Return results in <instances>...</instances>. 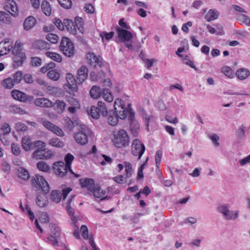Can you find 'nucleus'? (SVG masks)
Segmentation results:
<instances>
[{"label": "nucleus", "instance_id": "nucleus-1", "mask_svg": "<svg viewBox=\"0 0 250 250\" xmlns=\"http://www.w3.org/2000/svg\"><path fill=\"white\" fill-rule=\"evenodd\" d=\"M12 48V53L14 56L13 58L14 65L17 66H20L23 63L26 58L25 53L22 52V44L21 41L18 40Z\"/></svg>", "mask_w": 250, "mask_h": 250}, {"label": "nucleus", "instance_id": "nucleus-2", "mask_svg": "<svg viewBox=\"0 0 250 250\" xmlns=\"http://www.w3.org/2000/svg\"><path fill=\"white\" fill-rule=\"evenodd\" d=\"M113 142L117 147L119 148L128 146L129 137L127 132L124 129L120 130L116 134L114 135Z\"/></svg>", "mask_w": 250, "mask_h": 250}, {"label": "nucleus", "instance_id": "nucleus-3", "mask_svg": "<svg viewBox=\"0 0 250 250\" xmlns=\"http://www.w3.org/2000/svg\"><path fill=\"white\" fill-rule=\"evenodd\" d=\"M32 186L37 190H42L44 193L46 194L49 191V186L48 183L43 176L36 174L31 180Z\"/></svg>", "mask_w": 250, "mask_h": 250}, {"label": "nucleus", "instance_id": "nucleus-4", "mask_svg": "<svg viewBox=\"0 0 250 250\" xmlns=\"http://www.w3.org/2000/svg\"><path fill=\"white\" fill-rule=\"evenodd\" d=\"M60 48L66 56L71 57L74 55L73 44L67 38H62L60 45Z\"/></svg>", "mask_w": 250, "mask_h": 250}, {"label": "nucleus", "instance_id": "nucleus-5", "mask_svg": "<svg viewBox=\"0 0 250 250\" xmlns=\"http://www.w3.org/2000/svg\"><path fill=\"white\" fill-rule=\"evenodd\" d=\"M146 147L144 144L138 139H134L131 145V153L134 156H138L139 160L145 152Z\"/></svg>", "mask_w": 250, "mask_h": 250}, {"label": "nucleus", "instance_id": "nucleus-6", "mask_svg": "<svg viewBox=\"0 0 250 250\" xmlns=\"http://www.w3.org/2000/svg\"><path fill=\"white\" fill-rule=\"evenodd\" d=\"M228 205H220L218 207V211L223 214L224 218L227 220H235L238 217L239 211H230Z\"/></svg>", "mask_w": 250, "mask_h": 250}, {"label": "nucleus", "instance_id": "nucleus-7", "mask_svg": "<svg viewBox=\"0 0 250 250\" xmlns=\"http://www.w3.org/2000/svg\"><path fill=\"white\" fill-rule=\"evenodd\" d=\"M114 110L121 119H125L128 113V110L125 108L124 102L121 99H117L114 102Z\"/></svg>", "mask_w": 250, "mask_h": 250}, {"label": "nucleus", "instance_id": "nucleus-8", "mask_svg": "<svg viewBox=\"0 0 250 250\" xmlns=\"http://www.w3.org/2000/svg\"><path fill=\"white\" fill-rule=\"evenodd\" d=\"M72 190V188H65L62 189V191L57 190H54L51 193V199L55 203H59L62 199V196L63 199H65L67 195Z\"/></svg>", "mask_w": 250, "mask_h": 250}, {"label": "nucleus", "instance_id": "nucleus-9", "mask_svg": "<svg viewBox=\"0 0 250 250\" xmlns=\"http://www.w3.org/2000/svg\"><path fill=\"white\" fill-rule=\"evenodd\" d=\"M118 37L122 42H132L133 35L131 32L119 27H116Z\"/></svg>", "mask_w": 250, "mask_h": 250}, {"label": "nucleus", "instance_id": "nucleus-10", "mask_svg": "<svg viewBox=\"0 0 250 250\" xmlns=\"http://www.w3.org/2000/svg\"><path fill=\"white\" fill-rule=\"evenodd\" d=\"M67 169V166L62 161L57 162L53 164L54 172L60 177H63L66 175Z\"/></svg>", "mask_w": 250, "mask_h": 250}, {"label": "nucleus", "instance_id": "nucleus-11", "mask_svg": "<svg viewBox=\"0 0 250 250\" xmlns=\"http://www.w3.org/2000/svg\"><path fill=\"white\" fill-rule=\"evenodd\" d=\"M53 156L52 152L46 148L37 149L32 154L34 158L38 159H48L51 158Z\"/></svg>", "mask_w": 250, "mask_h": 250}, {"label": "nucleus", "instance_id": "nucleus-12", "mask_svg": "<svg viewBox=\"0 0 250 250\" xmlns=\"http://www.w3.org/2000/svg\"><path fill=\"white\" fill-rule=\"evenodd\" d=\"M66 80L67 83V85L69 89V94L75 95L74 92H77L78 89L77 79L76 80L71 74H67L66 76Z\"/></svg>", "mask_w": 250, "mask_h": 250}, {"label": "nucleus", "instance_id": "nucleus-13", "mask_svg": "<svg viewBox=\"0 0 250 250\" xmlns=\"http://www.w3.org/2000/svg\"><path fill=\"white\" fill-rule=\"evenodd\" d=\"M13 98L22 102L31 101L33 99V96H28L25 93L18 90H13L11 92Z\"/></svg>", "mask_w": 250, "mask_h": 250}, {"label": "nucleus", "instance_id": "nucleus-14", "mask_svg": "<svg viewBox=\"0 0 250 250\" xmlns=\"http://www.w3.org/2000/svg\"><path fill=\"white\" fill-rule=\"evenodd\" d=\"M4 9L12 16L16 17L18 15L19 10L16 2L13 0H9L4 6Z\"/></svg>", "mask_w": 250, "mask_h": 250}, {"label": "nucleus", "instance_id": "nucleus-15", "mask_svg": "<svg viewBox=\"0 0 250 250\" xmlns=\"http://www.w3.org/2000/svg\"><path fill=\"white\" fill-rule=\"evenodd\" d=\"M87 59L89 64L94 67H101L103 65L102 58L100 56L97 57L93 53H88Z\"/></svg>", "mask_w": 250, "mask_h": 250}, {"label": "nucleus", "instance_id": "nucleus-16", "mask_svg": "<svg viewBox=\"0 0 250 250\" xmlns=\"http://www.w3.org/2000/svg\"><path fill=\"white\" fill-rule=\"evenodd\" d=\"M49 227L54 228L55 229V232H54V236L52 234H50L47 237V239L49 241V243L53 245H58V239L60 236V229L56 227L55 224L52 223H50L49 224Z\"/></svg>", "mask_w": 250, "mask_h": 250}, {"label": "nucleus", "instance_id": "nucleus-17", "mask_svg": "<svg viewBox=\"0 0 250 250\" xmlns=\"http://www.w3.org/2000/svg\"><path fill=\"white\" fill-rule=\"evenodd\" d=\"M88 70L85 66H81L77 70L78 84L82 83L87 78Z\"/></svg>", "mask_w": 250, "mask_h": 250}, {"label": "nucleus", "instance_id": "nucleus-18", "mask_svg": "<svg viewBox=\"0 0 250 250\" xmlns=\"http://www.w3.org/2000/svg\"><path fill=\"white\" fill-rule=\"evenodd\" d=\"M34 104L41 107L49 108L52 106L53 104L51 101L47 98H39L34 101Z\"/></svg>", "mask_w": 250, "mask_h": 250}, {"label": "nucleus", "instance_id": "nucleus-19", "mask_svg": "<svg viewBox=\"0 0 250 250\" xmlns=\"http://www.w3.org/2000/svg\"><path fill=\"white\" fill-rule=\"evenodd\" d=\"M79 182L82 188H85L89 191L96 186L94 180L91 178L80 179Z\"/></svg>", "mask_w": 250, "mask_h": 250}, {"label": "nucleus", "instance_id": "nucleus-20", "mask_svg": "<svg viewBox=\"0 0 250 250\" xmlns=\"http://www.w3.org/2000/svg\"><path fill=\"white\" fill-rule=\"evenodd\" d=\"M74 138L75 141L81 145H85L88 142L87 136L86 134L83 131H79L75 133Z\"/></svg>", "mask_w": 250, "mask_h": 250}, {"label": "nucleus", "instance_id": "nucleus-21", "mask_svg": "<svg viewBox=\"0 0 250 250\" xmlns=\"http://www.w3.org/2000/svg\"><path fill=\"white\" fill-rule=\"evenodd\" d=\"M64 26L67 30L71 34L76 35L77 33V29L75 28L74 22L69 19L64 20Z\"/></svg>", "mask_w": 250, "mask_h": 250}, {"label": "nucleus", "instance_id": "nucleus-22", "mask_svg": "<svg viewBox=\"0 0 250 250\" xmlns=\"http://www.w3.org/2000/svg\"><path fill=\"white\" fill-rule=\"evenodd\" d=\"M21 145L23 149L26 151L32 149V142L28 136H25L22 138Z\"/></svg>", "mask_w": 250, "mask_h": 250}, {"label": "nucleus", "instance_id": "nucleus-23", "mask_svg": "<svg viewBox=\"0 0 250 250\" xmlns=\"http://www.w3.org/2000/svg\"><path fill=\"white\" fill-rule=\"evenodd\" d=\"M36 23L35 18L32 16H29L26 18L23 23L24 28L25 30H29L35 26Z\"/></svg>", "mask_w": 250, "mask_h": 250}, {"label": "nucleus", "instance_id": "nucleus-24", "mask_svg": "<svg viewBox=\"0 0 250 250\" xmlns=\"http://www.w3.org/2000/svg\"><path fill=\"white\" fill-rule=\"evenodd\" d=\"M250 74L249 70L245 68H242L238 69L236 73V76L237 78L241 80H243L246 79L249 76Z\"/></svg>", "mask_w": 250, "mask_h": 250}, {"label": "nucleus", "instance_id": "nucleus-25", "mask_svg": "<svg viewBox=\"0 0 250 250\" xmlns=\"http://www.w3.org/2000/svg\"><path fill=\"white\" fill-rule=\"evenodd\" d=\"M18 177L24 180L27 181L30 178V174L27 170L24 168L20 167L17 169Z\"/></svg>", "mask_w": 250, "mask_h": 250}, {"label": "nucleus", "instance_id": "nucleus-26", "mask_svg": "<svg viewBox=\"0 0 250 250\" xmlns=\"http://www.w3.org/2000/svg\"><path fill=\"white\" fill-rule=\"evenodd\" d=\"M1 130L3 131V135H0V139L1 141L2 142V143L4 145H7L9 144L8 141H6L5 143H4L2 141V139H5V135L8 134L11 132V127H10V125L7 123L4 124L1 127Z\"/></svg>", "mask_w": 250, "mask_h": 250}, {"label": "nucleus", "instance_id": "nucleus-27", "mask_svg": "<svg viewBox=\"0 0 250 250\" xmlns=\"http://www.w3.org/2000/svg\"><path fill=\"white\" fill-rule=\"evenodd\" d=\"M35 47L40 50L49 49L50 47V44L43 40H38L34 43Z\"/></svg>", "mask_w": 250, "mask_h": 250}, {"label": "nucleus", "instance_id": "nucleus-28", "mask_svg": "<svg viewBox=\"0 0 250 250\" xmlns=\"http://www.w3.org/2000/svg\"><path fill=\"white\" fill-rule=\"evenodd\" d=\"M119 117L115 112H109V117L108 118V122L109 125L114 126L116 125L118 122Z\"/></svg>", "mask_w": 250, "mask_h": 250}, {"label": "nucleus", "instance_id": "nucleus-29", "mask_svg": "<svg viewBox=\"0 0 250 250\" xmlns=\"http://www.w3.org/2000/svg\"><path fill=\"white\" fill-rule=\"evenodd\" d=\"M41 9L43 13L47 16L51 13V8L50 3L47 0H43L41 4Z\"/></svg>", "mask_w": 250, "mask_h": 250}, {"label": "nucleus", "instance_id": "nucleus-30", "mask_svg": "<svg viewBox=\"0 0 250 250\" xmlns=\"http://www.w3.org/2000/svg\"><path fill=\"white\" fill-rule=\"evenodd\" d=\"M219 13L217 10L210 9L205 15V18L208 21H210L218 18Z\"/></svg>", "mask_w": 250, "mask_h": 250}, {"label": "nucleus", "instance_id": "nucleus-31", "mask_svg": "<svg viewBox=\"0 0 250 250\" xmlns=\"http://www.w3.org/2000/svg\"><path fill=\"white\" fill-rule=\"evenodd\" d=\"M101 89L99 86L94 85L92 87L90 90V94L92 98L98 99L101 95Z\"/></svg>", "mask_w": 250, "mask_h": 250}, {"label": "nucleus", "instance_id": "nucleus-32", "mask_svg": "<svg viewBox=\"0 0 250 250\" xmlns=\"http://www.w3.org/2000/svg\"><path fill=\"white\" fill-rule=\"evenodd\" d=\"M36 204L41 208H43L46 206L47 200L44 195H38L36 200Z\"/></svg>", "mask_w": 250, "mask_h": 250}, {"label": "nucleus", "instance_id": "nucleus-33", "mask_svg": "<svg viewBox=\"0 0 250 250\" xmlns=\"http://www.w3.org/2000/svg\"><path fill=\"white\" fill-rule=\"evenodd\" d=\"M97 107L100 112L103 116H106L107 115V106L105 104V103L102 101H98L97 104Z\"/></svg>", "mask_w": 250, "mask_h": 250}, {"label": "nucleus", "instance_id": "nucleus-34", "mask_svg": "<svg viewBox=\"0 0 250 250\" xmlns=\"http://www.w3.org/2000/svg\"><path fill=\"white\" fill-rule=\"evenodd\" d=\"M130 127L132 134L136 137L140 130V125L137 121H133L130 123Z\"/></svg>", "mask_w": 250, "mask_h": 250}, {"label": "nucleus", "instance_id": "nucleus-35", "mask_svg": "<svg viewBox=\"0 0 250 250\" xmlns=\"http://www.w3.org/2000/svg\"><path fill=\"white\" fill-rule=\"evenodd\" d=\"M11 21L12 19L9 14L4 11H0V22L9 24L11 22Z\"/></svg>", "mask_w": 250, "mask_h": 250}, {"label": "nucleus", "instance_id": "nucleus-36", "mask_svg": "<svg viewBox=\"0 0 250 250\" xmlns=\"http://www.w3.org/2000/svg\"><path fill=\"white\" fill-rule=\"evenodd\" d=\"M49 144L53 146L58 148L62 147L64 145V143L58 138H53L49 140Z\"/></svg>", "mask_w": 250, "mask_h": 250}, {"label": "nucleus", "instance_id": "nucleus-37", "mask_svg": "<svg viewBox=\"0 0 250 250\" xmlns=\"http://www.w3.org/2000/svg\"><path fill=\"white\" fill-rule=\"evenodd\" d=\"M47 76L52 80L56 81L60 78V73L56 69H51L47 73Z\"/></svg>", "mask_w": 250, "mask_h": 250}, {"label": "nucleus", "instance_id": "nucleus-38", "mask_svg": "<svg viewBox=\"0 0 250 250\" xmlns=\"http://www.w3.org/2000/svg\"><path fill=\"white\" fill-rule=\"evenodd\" d=\"M103 97L107 103H111L113 100V97L110 90L107 88H104L103 91Z\"/></svg>", "mask_w": 250, "mask_h": 250}, {"label": "nucleus", "instance_id": "nucleus-39", "mask_svg": "<svg viewBox=\"0 0 250 250\" xmlns=\"http://www.w3.org/2000/svg\"><path fill=\"white\" fill-rule=\"evenodd\" d=\"M74 24L77 30L78 29L81 33H83L84 29L83 27V19L80 17L75 18Z\"/></svg>", "mask_w": 250, "mask_h": 250}, {"label": "nucleus", "instance_id": "nucleus-40", "mask_svg": "<svg viewBox=\"0 0 250 250\" xmlns=\"http://www.w3.org/2000/svg\"><path fill=\"white\" fill-rule=\"evenodd\" d=\"M127 179H125L123 175H120L113 178V180L118 184H122L125 183L128 185H131L132 183V180H130L128 182Z\"/></svg>", "mask_w": 250, "mask_h": 250}, {"label": "nucleus", "instance_id": "nucleus-41", "mask_svg": "<svg viewBox=\"0 0 250 250\" xmlns=\"http://www.w3.org/2000/svg\"><path fill=\"white\" fill-rule=\"evenodd\" d=\"M125 179L130 178L133 173V170L132 169V165L129 162L125 163Z\"/></svg>", "mask_w": 250, "mask_h": 250}, {"label": "nucleus", "instance_id": "nucleus-42", "mask_svg": "<svg viewBox=\"0 0 250 250\" xmlns=\"http://www.w3.org/2000/svg\"><path fill=\"white\" fill-rule=\"evenodd\" d=\"M38 168L43 172H48L50 169V167L46 163L43 161H40L37 164Z\"/></svg>", "mask_w": 250, "mask_h": 250}, {"label": "nucleus", "instance_id": "nucleus-43", "mask_svg": "<svg viewBox=\"0 0 250 250\" xmlns=\"http://www.w3.org/2000/svg\"><path fill=\"white\" fill-rule=\"evenodd\" d=\"M46 55L47 57L58 62H61L62 60V57L59 54L54 52H47Z\"/></svg>", "mask_w": 250, "mask_h": 250}, {"label": "nucleus", "instance_id": "nucleus-44", "mask_svg": "<svg viewBox=\"0 0 250 250\" xmlns=\"http://www.w3.org/2000/svg\"><path fill=\"white\" fill-rule=\"evenodd\" d=\"M237 20L247 25H250V19L248 16L239 14L237 16Z\"/></svg>", "mask_w": 250, "mask_h": 250}, {"label": "nucleus", "instance_id": "nucleus-45", "mask_svg": "<svg viewBox=\"0 0 250 250\" xmlns=\"http://www.w3.org/2000/svg\"><path fill=\"white\" fill-rule=\"evenodd\" d=\"M58 112L59 113H62L63 112L65 109L66 104L64 102L60 100H57L55 103Z\"/></svg>", "mask_w": 250, "mask_h": 250}, {"label": "nucleus", "instance_id": "nucleus-46", "mask_svg": "<svg viewBox=\"0 0 250 250\" xmlns=\"http://www.w3.org/2000/svg\"><path fill=\"white\" fill-rule=\"evenodd\" d=\"M100 112L99 110V109L96 106H92L91 107L90 114L92 116V117L94 119H97L100 116Z\"/></svg>", "mask_w": 250, "mask_h": 250}, {"label": "nucleus", "instance_id": "nucleus-47", "mask_svg": "<svg viewBox=\"0 0 250 250\" xmlns=\"http://www.w3.org/2000/svg\"><path fill=\"white\" fill-rule=\"evenodd\" d=\"M222 72L229 78H231L234 76V71L229 67L225 66L222 68Z\"/></svg>", "mask_w": 250, "mask_h": 250}, {"label": "nucleus", "instance_id": "nucleus-48", "mask_svg": "<svg viewBox=\"0 0 250 250\" xmlns=\"http://www.w3.org/2000/svg\"><path fill=\"white\" fill-rule=\"evenodd\" d=\"M64 126L68 129L72 130L74 127V125L73 122L69 117H66L64 119Z\"/></svg>", "mask_w": 250, "mask_h": 250}, {"label": "nucleus", "instance_id": "nucleus-49", "mask_svg": "<svg viewBox=\"0 0 250 250\" xmlns=\"http://www.w3.org/2000/svg\"><path fill=\"white\" fill-rule=\"evenodd\" d=\"M245 128L246 126L244 125H242L236 131V134L238 138H241L245 137Z\"/></svg>", "mask_w": 250, "mask_h": 250}, {"label": "nucleus", "instance_id": "nucleus-50", "mask_svg": "<svg viewBox=\"0 0 250 250\" xmlns=\"http://www.w3.org/2000/svg\"><path fill=\"white\" fill-rule=\"evenodd\" d=\"M60 5L65 9H69L71 7L72 3L71 0H58Z\"/></svg>", "mask_w": 250, "mask_h": 250}, {"label": "nucleus", "instance_id": "nucleus-51", "mask_svg": "<svg viewBox=\"0 0 250 250\" xmlns=\"http://www.w3.org/2000/svg\"><path fill=\"white\" fill-rule=\"evenodd\" d=\"M46 39L52 43H56L59 40L58 36L53 33H50L46 36Z\"/></svg>", "mask_w": 250, "mask_h": 250}, {"label": "nucleus", "instance_id": "nucleus-52", "mask_svg": "<svg viewBox=\"0 0 250 250\" xmlns=\"http://www.w3.org/2000/svg\"><path fill=\"white\" fill-rule=\"evenodd\" d=\"M15 129L18 132H25L27 130L28 127L25 124L19 122L16 124Z\"/></svg>", "mask_w": 250, "mask_h": 250}, {"label": "nucleus", "instance_id": "nucleus-53", "mask_svg": "<svg viewBox=\"0 0 250 250\" xmlns=\"http://www.w3.org/2000/svg\"><path fill=\"white\" fill-rule=\"evenodd\" d=\"M74 158V156L70 153H68L65 156L64 160L66 163L65 165L67 166L68 169L71 168V165Z\"/></svg>", "mask_w": 250, "mask_h": 250}, {"label": "nucleus", "instance_id": "nucleus-54", "mask_svg": "<svg viewBox=\"0 0 250 250\" xmlns=\"http://www.w3.org/2000/svg\"><path fill=\"white\" fill-rule=\"evenodd\" d=\"M100 190V187L98 185H96L95 188H94L93 189L90 191V192L93 193V195L95 197L102 198V195H101Z\"/></svg>", "mask_w": 250, "mask_h": 250}, {"label": "nucleus", "instance_id": "nucleus-55", "mask_svg": "<svg viewBox=\"0 0 250 250\" xmlns=\"http://www.w3.org/2000/svg\"><path fill=\"white\" fill-rule=\"evenodd\" d=\"M15 84L13 79L11 78H8L4 81V85L7 88H12Z\"/></svg>", "mask_w": 250, "mask_h": 250}, {"label": "nucleus", "instance_id": "nucleus-56", "mask_svg": "<svg viewBox=\"0 0 250 250\" xmlns=\"http://www.w3.org/2000/svg\"><path fill=\"white\" fill-rule=\"evenodd\" d=\"M9 111L12 113H21L22 111L21 108L17 105H11L9 107Z\"/></svg>", "mask_w": 250, "mask_h": 250}, {"label": "nucleus", "instance_id": "nucleus-57", "mask_svg": "<svg viewBox=\"0 0 250 250\" xmlns=\"http://www.w3.org/2000/svg\"><path fill=\"white\" fill-rule=\"evenodd\" d=\"M114 32L113 31H111L109 33H107L106 32H103L100 34V36L102 38L103 41H104V38L107 40H109L114 36Z\"/></svg>", "mask_w": 250, "mask_h": 250}, {"label": "nucleus", "instance_id": "nucleus-58", "mask_svg": "<svg viewBox=\"0 0 250 250\" xmlns=\"http://www.w3.org/2000/svg\"><path fill=\"white\" fill-rule=\"evenodd\" d=\"M45 146L44 142L41 141H36L32 142V149L38 148L37 149H42Z\"/></svg>", "mask_w": 250, "mask_h": 250}, {"label": "nucleus", "instance_id": "nucleus-59", "mask_svg": "<svg viewBox=\"0 0 250 250\" xmlns=\"http://www.w3.org/2000/svg\"><path fill=\"white\" fill-rule=\"evenodd\" d=\"M11 150L12 153L16 156H18L21 153V148L20 146L18 145H16L15 144H12L11 145Z\"/></svg>", "mask_w": 250, "mask_h": 250}, {"label": "nucleus", "instance_id": "nucleus-60", "mask_svg": "<svg viewBox=\"0 0 250 250\" xmlns=\"http://www.w3.org/2000/svg\"><path fill=\"white\" fill-rule=\"evenodd\" d=\"M162 151L161 150H158L155 154V163L157 167H159L160 165L161 158L162 157Z\"/></svg>", "mask_w": 250, "mask_h": 250}, {"label": "nucleus", "instance_id": "nucleus-61", "mask_svg": "<svg viewBox=\"0 0 250 250\" xmlns=\"http://www.w3.org/2000/svg\"><path fill=\"white\" fill-rule=\"evenodd\" d=\"M47 89L48 92L53 96H57L59 94L60 89L57 87L49 86Z\"/></svg>", "mask_w": 250, "mask_h": 250}, {"label": "nucleus", "instance_id": "nucleus-62", "mask_svg": "<svg viewBox=\"0 0 250 250\" xmlns=\"http://www.w3.org/2000/svg\"><path fill=\"white\" fill-rule=\"evenodd\" d=\"M22 78V74L21 71L17 72L14 75L13 80L15 83L17 84L21 82Z\"/></svg>", "mask_w": 250, "mask_h": 250}, {"label": "nucleus", "instance_id": "nucleus-63", "mask_svg": "<svg viewBox=\"0 0 250 250\" xmlns=\"http://www.w3.org/2000/svg\"><path fill=\"white\" fill-rule=\"evenodd\" d=\"M54 24L60 30H63L64 29V21L63 22L59 19L55 18L54 20Z\"/></svg>", "mask_w": 250, "mask_h": 250}, {"label": "nucleus", "instance_id": "nucleus-64", "mask_svg": "<svg viewBox=\"0 0 250 250\" xmlns=\"http://www.w3.org/2000/svg\"><path fill=\"white\" fill-rule=\"evenodd\" d=\"M31 63L33 66H39L42 65V60L38 57H33L31 59Z\"/></svg>", "mask_w": 250, "mask_h": 250}]
</instances>
